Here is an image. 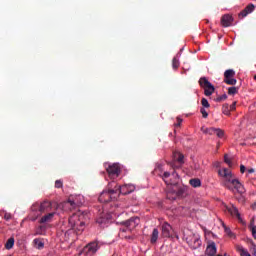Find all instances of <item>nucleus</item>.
<instances>
[{
  "mask_svg": "<svg viewBox=\"0 0 256 256\" xmlns=\"http://www.w3.org/2000/svg\"><path fill=\"white\" fill-rule=\"evenodd\" d=\"M81 217L79 214H73L68 219V229L65 230L62 228L64 233H69V231H74L76 235H79L85 231V222L81 221Z\"/></svg>",
  "mask_w": 256,
  "mask_h": 256,
  "instance_id": "1",
  "label": "nucleus"
},
{
  "mask_svg": "<svg viewBox=\"0 0 256 256\" xmlns=\"http://www.w3.org/2000/svg\"><path fill=\"white\" fill-rule=\"evenodd\" d=\"M161 165H158L154 172L159 175L164 181L166 185H171L172 187H177L179 185V174H177L176 171H173V173L164 172L163 174H160L159 171H161Z\"/></svg>",
  "mask_w": 256,
  "mask_h": 256,
  "instance_id": "2",
  "label": "nucleus"
},
{
  "mask_svg": "<svg viewBox=\"0 0 256 256\" xmlns=\"http://www.w3.org/2000/svg\"><path fill=\"white\" fill-rule=\"evenodd\" d=\"M115 182H111L108 184V189L104 190L100 196L98 197V201L100 203H109L113 201V199H117V190H115Z\"/></svg>",
  "mask_w": 256,
  "mask_h": 256,
  "instance_id": "3",
  "label": "nucleus"
},
{
  "mask_svg": "<svg viewBox=\"0 0 256 256\" xmlns=\"http://www.w3.org/2000/svg\"><path fill=\"white\" fill-rule=\"evenodd\" d=\"M218 174L223 179L222 185L226 187V189H229V191H233V181H236L237 179L233 178V174L231 173V171L227 168H224L222 170H219Z\"/></svg>",
  "mask_w": 256,
  "mask_h": 256,
  "instance_id": "4",
  "label": "nucleus"
},
{
  "mask_svg": "<svg viewBox=\"0 0 256 256\" xmlns=\"http://www.w3.org/2000/svg\"><path fill=\"white\" fill-rule=\"evenodd\" d=\"M200 87H202V89H204V95H206V97H211L212 93H215V86H213V84H211V82H209V80L207 79V77H201L198 81Z\"/></svg>",
  "mask_w": 256,
  "mask_h": 256,
  "instance_id": "5",
  "label": "nucleus"
},
{
  "mask_svg": "<svg viewBox=\"0 0 256 256\" xmlns=\"http://www.w3.org/2000/svg\"><path fill=\"white\" fill-rule=\"evenodd\" d=\"M139 223H141V220L137 216L131 217L126 221L120 222V225L126 227V229H122V232L125 233V231H133V229H135L137 225H139Z\"/></svg>",
  "mask_w": 256,
  "mask_h": 256,
  "instance_id": "6",
  "label": "nucleus"
},
{
  "mask_svg": "<svg viewBox=\"0 0 256 256\" xmlns=\"http://www.w3.org/2000/svg\"><path fill=\"white\" fill-rule=\"evenodd\" d=\"M97 251H99V242L93 241L83 248L82 255L93 256Z\"/></svg>",
  "mask_w": 256,
  "mask_h": 256,
  "instance_id": "7",
  "label": "nucleus"
},
{
  "mask_svg": "<svg viewBox=\"0 0 256 256\" xmlns=\"http://www.w3.org/2000/svg\"><path fill=\"white\" fill-rule=\"evenodd\" d=\"M114 189H115V191H117V197H119V195H129V193H133V191H135V186H133L131 184L117 186V183H115Z\"/></svg>",
  "mask_w": 256,
  "mask_h": 256,
  "instance_id": "8",
  "label": "nucleus"
},
{
  "mask_svg": "<svg viewBox=\"0 0 256 256\" xmlns=\"http://www.w3.org/2000/svg\"><path fill=\"white\" fill-rule=\"evenodd\" d=\"M175 188L173 189V191H170L167 193V199H177V197H183L187 191V187L185 186H179L177 187L174 186Z\"/></svg>",
  "mask_w": 256,
  "mask_h": 256,
  "instance_id": "9",
  "label": "nucleus"
},
{
  "mask_svg": "<svg viewBox=\"0 0 256 256\" xmlns=\"http://www.w3.org/2000/svg\"><path fill=\"white\" fill-rule=\"evenodd\" d=\"M83 205L82 202H79L78 197L70 196L66 202H64L63 206L73 211V209H77V207H81Z\"/></svg>",
  "mask_w": 256,
  "mask_h": 256,
  "instance_id": "10",
  "label": "nucleus"
},
{
  "mask_svg": "<svg viewBox=\"0 0 256 256\" xmlns=\"http://www.w3.org/2000/svg\"><path fill=\"white\" fill-rule=\"evenodd\" d=\"M224 83H226V85H237V79H235V70L228 69L224 72Z\"/></svg>",
  "mask_w": 256,
  "mask_h": 256,
  "instance_id": "11",
  "label": "nucleus"
},
{
  "mask_svg": "<svg viewBox=\"0 0 256 256\" xmlns=\"http://www.w3.org/2000/svg\"><path fill=\"white\" fill-rule=\"evenodd\" d=\"M110 179H117L121 173V167L119 164H111L106 169Z\"/></svg>",
  "mask_w": 256,
  "mask_h": 256,
  "instance_id": "12",
  "label": "nucleus"
},
{
  "mask_svg": "<svg viewBox=\"0 0 256 256\" xmlns=\"http://www.w3.org/2000/svg\"><path fill=\"white\" fill-rule=\"evenodd\" d=\"M186 242L191 249H199L201 247V238H199V235L192 234L186 238Z\"/></svg>",
  "mask_w": 256,
  "mask_h": 256,
  "instance_id": "13",
  "label": "nucleus"
},
{
  "mask_svg": "<svg viewBox=\"0 0 256 256\" xmlns=\"http://www.w3.org/2000/svg\"><path fill=\"white\" fill-rule=\"evenodd\" d=\"M171 231H173V227H171L167 222H164L161 226V237L169 239V237H171Z\"/></svg>",
  "mask_w": 256,
  "mask_h": 256,
  "instance_id": "14",
  "label": "nucleus"
},
{
  "mask_svg": "<svg viewBox=\"0 0 256 256\" xmlns=\"http://www.w3.org/2000/svg\"><path fill=\"white\" fill-rule=\"evenodd\" d=\"M220 23L222 27H231V25H233V16L231 14L223 15Z\"/></svg>",
  "mask_w": 256,
  "mask_h": 256,
  "instance_id": "15",
  "label": "nucleus"
},
{
  "mask_svg": "<svg viewBox=\"0 0 256 256\" xmlns=\"http://www.w3.org/2000/svg\"><path fill=\"white\" fill-rule=\"evenodd\" d=\"M226 209L232 217H236V219H238V221H241V222L243 221L241 219V214L239 213V209H237V207H235V205L228 206V207H226Z\"/></svg>",
  "mask_w": 256,
  "mask_h": 256,
  "instance_id": "16",
  "label": "nucleus"
},
{
  "mask_svg": "<svg viewBox=\"0 0 256 256\" xmlns=\"http://www.w3.org/2000/svg\"><path fill=\"white\" fill-rule=\"evenodd\" d=\"M253 11H255V5L254 4H249L248 6L245 7L244 10H242L238 17L240 19H243L244 17H247L249 15V13H253Z\"/></svg>",
  "mask_w": 256,
  "mask_h": 256,
  "instance_id": "17",
  "label": "nucleus"
},
{
  "mask_svg": "<svg viewBox=\"0 0 256 256\" xmlns=\"http://www.w3.org/2000/svg\"><path fill=\"white\" fill-rule=\"evenodd\" d=\"M232 187L233 191L236 190L237 193H240V195H243V193H245V187L237 179L232 181Z\"/></svg>",
  "mask_w": 256,
  "mask_h": 256,
  "instance_id": "18",
  "label": "nucleus"
},
{
  "mask_svg": "<svg viewBox=\"0 0 256 256\" xmlns=\"http://www.w3.org/2000/svg\"><path fill=\"white\" fill-rule=\"evenodd\" d=\"M217 253V246L215 245V242L210 243L205 251V254L208 256H215Z\"/></svg>",
  "mask_w": 256,
  "mask_h": 256,
  "instance_id": "19",
  "label": "nucleus"
},
{
  "mask_svg": "<svg viewBox=\"0 0 256 256\" xmlns=\"http://www.w3.org/2000/svg\"><path fill=\"white\" fill-rule=\"evenodd\" d=\"M52 205L50 201H43L42 203H40V213L42 215V213H47V211H50Z\"/></svg>",
  "mask_w": 256,
  "mask_h": 256,
  "instance_id": "20",
  "label": "nucleus"
},
{
  "mask_svg": "<svg viewBox=\"0 0 256 256\" xmlns=\"http://www.w3.org/2000/svg\"><path fill=\"white\" fill-rule=\"evenodd\" d=\"M53 217H55V212L48 213L40 219L39 223H51V221H53Z\"/></svg>",
  "mask_w": 256,
  "mask_h": 256,
  "instance_id": "21",
  "label": "nucleus"
},
{
  "mask_svg": "<svg viewBox=\"0 0 256 256\" xmlns=\"http://www.w3.org/2000/svg\"><path fill=\"white\" fill-rule=\"evenodd\" d=\"M31 211L33 213H36L37 217H39V215H41V203L36 202L31 206Z\"/></svg>",
  "mask_w": 256,
  "mask_h": 256,
  "instance_id": "22",
  "label": "nucleus"
},
{
  "mask_svg": "<svg viewBox=\"0 0 256 256\" xmlns=\"http://www.w3.org/2000/svg\"><path fill=\"white\" fill-rule=\"evenodd\" d=\"M157 239H159V230L157 228H154L150 238V243L154 245V243H157Z\"/></svg>",
  "mask_w": 256,
  "mask_h": 256,
  "instance_id": "23",
  "label": "nucleus"
},
{
  "mask_svg": "<svg viewBox=\"0 0 256 256\" xmlns=\"http://www.w3.org/2000/svg\"><path fill=\"white\" fill-rule=\"evenodd\" d=\"M33 243L36 249H43V247H45V243H43V240H41L40 238H35L33 240Z\"/></svg>",
  "mask_w": 256,
  "mask_h": 256,
  "instance_id": "24",
  "label": "nucleus"
},
{
  "mask_svg": "<svg viewBox=\"0 0 256 256\" xmlns=\"http://www.w3.org/2000/svg\"><path fill=\"white\" fill-rule=\"evenodd\" d=\"M173 159L180 164H183L184 156L180 152H173Z\"/></svg>",
  "mask_w": 256,
  "mask_h": 256,
  "instance_id": "25",
  "label": "nucleus"
},
{
  "mask_svg": "<svg viewBox=\"0 0 256 256\" xmlns=\"http://www.w3.org/2000/svg\"><path fill=\"white\" fill-rule=\"evenodd\" d=\"M236 251L240 253V256H251V254H249V252L241 245L236 246Z\"/></svg>",
  "mask_w": 256,
  "mask_h": 256,
  "instance_id": "26",
  "label": "nucleus"
},
{
  "mask_svg": "<svg viewBox=\"0 0 256 256\" xmlns=\"http://www.w3.org/2000/svg\"><path fill=\"white\" fill-rule=\"evenodd\" d=\"M189 183L192 187H201V180L199 178L190 179Z\"/></svg>",
  "mask_w": 256,
  "mask_h": 256,
  "instance_id": "27",
  "label": "nucleus"
},
{
  "mask_svg": "<svg viewBox=\"0 0 256 256\" xmlns=\"http://www.w3.org/2000/svg\"><path fill=\"white\" fill-rule=\"evenodd\" d=\"M15 245V238L11 237L7 240L6 244H5V248L6 249H13V246Z\"/></svg>",
  "mask_w": 256,
  "mask_h": 256,
  "instance_id": "28",
  "label": "nucleus"
},
{
  "mask_svg": "<svg viewBox=\"0 0 256 256\" xmlns=\"http://www.w3.org/2000/svg\"><path fill=\"white\" fill-rule=\"evenodd\" d=\"M202 131L206 133V135H215L217 128H202Z\"/></svg>",
  "mask_w": 256,
  "mask_h": 256,
  "instance_id": "29",
  "label": "nucleus"
},
{
  "mask_svg": "<svg viewBox=\"0 0 256 256\" xmlns=\"http://www.w3.org/2000/svg\"><path fill=\"white\" fill-rule=\"evenodd\" d=\"M222 113H223L224 115H231V110H230V108H229V104H224V105L222 106Z\"/></svg>",
  "mask_w": 256,
  "mask_h": 256,
  "instance_id": "30",
  "label": "nucleus"
},
{
  "mask_svg": "<svg viewBox=\"0 0 256 256\" xmlns=\"http://www.w3.org/2000/svg\"><path fill=\"white\" fill-rule=\"evenodd\" d=\"M239 89L235 86L228 88V95H237Z\"/></svg>",
  "mask_w": 256,
  "mask_h": 256,
  "instance_id": "31",
  "label": "nucleus"
},
{
  "mask_svg": "<svg viewBox=\"0 0 256 256\" xmlns=\"http://www.w3.org/2000/svg\"><path fill=\"white\" fill-rule=\"evenodd\" d=\"M179 59L177 57H174L173 60H172V67L173 69H179Z\"/></svg>",
  "mask_w": 256,
  "mask_h": 256,
  "instance_id": "32",
  "label": "nucleus"
},
{
  "mask_svg": "<svg viewBox=\"0 0 256 256\" xmlns=\"http://www.w3.org/2000/svg\"><path fill=\"white\" fill-rule=\"evenodd\" d=\"M201 105L203 106V108H206V109H209V107H211L207 98H202Z\"/></svg>",
  "mask_w": 256,
  "mask_h": 256,
  "instance_id": "33",
  "label": "nucleus"
},
{
  "mask_svg": "<svg viewBox=\"0 0 256 256\" xmlns=\"http://www.w3.org/2000/svg\"><path fill=\"white\" fill-rule=\"evenodd\" d=\"M200 113L202 114L203 119H207L209 117V113H207V110L205 108H200Z\"/></svg>",
  "mask_w": 256,
  "mask_h": 256,
  "instance_id": "34",
  "label": "nucleus"
},
{
  "mask_svg": "<svg viewBox=\"0 0 256 256\" xmlns=\"http://www.w3.org/2000/svg\"><path fill=\"white\" fill-rule=\"evenodd\" d=\"M224 162H225L229 167H233V162H231V159H229V156H227V154L224 156Z\"/></svg>",
  "mask_w": 256,
  "mask_h": 256,
  "instance_id": "35",
  "label": "nucleus"
},
{
  "mask_svg": "<svg viewBox=\"0 0 256 256\" xmlns=\"http://www.w3.org/2000/svg\"><path fill=\"white\" fill-rule=\"evenodd\" d=\"M215 135H217V137H219L220 139L223 137V135H225V132H223V130L216 128V132Z\"/></svg>",
  "mask_w": 256,
  "mask_h": 256,
  "instance_id": "36",
  "label": "nucleus"
},
{
  "mask_svg": "<svg viewBox=\"0 0 256 256\" xmlns=\"http://www.w3.org/2000/svg\"><path fill=\"white\" fill-rule=\"evenodd\" d=\"M227 99V94H223L222 96H218L216 98L217 103H221V101H225Z\"/></svg>",
  "mask_w": 256,
  "mask_h": 256,
  "instance_id": "37",
  "label": "nucleus"
},
{
  "mask_svg": "<svg viewBox=\"0 0 256 256\" xmlns=\"http://www.w3.org/2000/svg\"><path fill=\"white\" fill-rule=\"evenodd\" d=\"M55 187H56V189H61V187H63V181L62 180H56L55 181Z\"/></svg>",
  "mask_w": 256,
  "mask_h": 256,
  "instance_id": "38",
  "label": "nucleus"
},
{
  "mask_svg": "<svg viewBox=\"0 0 256 256\" xmlns=\"http://www.w3.org/2000/svg\"><path fill=\"white\" fill-rule=\"evenodd\" d=\"M181 123H183V119L177 118V123L175 124L176 127H181Z\"/></svg>",
  "mask_w": 256,
  "mask_h": 256,
  "instance_id": "39",
  "label": "nucleus"
},
{
  "mask_svg": "<svg viewBox=\"0 0 256 256\" xmlns=\"http://www.w3.org/2000/svg\"><path fill=\"white\" fill-rule=\"evenodd\" d=\"M253 227H256V226H255V219H252V220L250 221L249 229L252 230Z\"/></svg>",
  "mask_w": 256,
  "mask_h": 256,
  "instance_id": "40",
  "label": "nucleus"
},
{
  "mask_svg": "<svg viewBox=\"0 0 256 256\" xmlns=\"http://www.w3.org/2000/svg\"><path fill=\"white\" fill-rule=\"evenodd\" d=\"M254 239H256V227H252L250 230Z\"/></svg>",
  "mask_w": 256,
  "mask_h": 256,
  "instance_id": "41",
  "label": "nucleus"
},
{
  "mask_svg": "<svg viewBox=\"0 0 256 256\" xmlns=\"http://www.w3.org/2000/svg\"><path fill=\"white\" fill-rule=\"evenodd\" d=\"M237 103L234 102L232 105L229 106L230 111H235Z\"/></svg>",
  "mask_w": 256,
  "mask_h": 256,
  "instance_id": "42",
  "label": "nucleus"
},
{
  "mask_svg": "<svg viewBox=\"0 0 256 256\" xmlns=\"http://www.w3.org/2000/svg\"><path fill=\"white\" fill-rule=\"evenodd\" d=\"M4 219H5L6 221H9V220L11 219V214H10V213H5V214H4Z\"/></svg>",
  "mask_w": 256,
  "mask_h": 256,
  "instance_id": "43",
  "label": "nucleus"
},
{
  "mask_svg": "<svg viewBox=\"0 0 256 256\" xmlns=\"http://www.w3.org/2000/svg\"><path fill=\"white\" fill-rule=\"evenodd\" d=\"M247 168H245V165H240V172L245 173Z\"/></svg>",
  "mask_w": 256,
  "mask_h": 256,
  "instance_id": "44",
  "label": "nucleus"
},
{
  "mask_svg": "<svg viewBox=\"0 0 256 256\" xmlns=\"http://www.w3.org/2000/svg\"><path fill=\"white\" fill-rule=\"evenodd\" d=\"M226 233L229 237H233V232H231L229 229H226Z\"/></svg>",
  "mask_w": 256,
  "mask_h": 256,
  "instance_id": "45",
  "label": "nucleus"
},
{
  "mask_svg": "<svg viewBox=\"0 0 256 256\" xmlns=\"http://www.w3.org/2000/svg\"><path fill=\"white\" fill-rule=\"evenodd\" d=\"M248 173H255V169H253V168H250V169H248Z\"/></svg>",
  "mask_w": 256,
  "mask_h": 256,
  "instance_id": "46",
  "label": "nucleus"
},
{
  "mask_svg": "<svg viewBox=\"0 0 256 256\" xmlns=\"http://www.w3.org/2000/svg\"><path fill=\"white\" fill-rule=\"evenodd\" d=\"M125 239H133V236H125Z\"/></svg>",
  "mask_w": 256,
  "mask_h": 256,
  "instance_id": "47",
  "label": "nucleus"
},
{
  "mask_svg": "<svg viewBox=\"0 0 256 256\" xmlns=\"http://www.w3.org/2000/svg\"><path fill=\"white\" fill-rule=\"evenodd\" d=\"M252 247H253V251H254V253H256V250H255V244H252Z\"/></svg>",
  "mask_w": 256,
  "mask_h": 256,
  "instance_id": "48",
  "label": "nucleus"
},
{
  "mask_svg": "<svg viewBox=\"0 0 256 256\" xmlns=\"http://www.w3.org/2000/svg\"><path fill=\"white\" fill-rule=\"evenodd\" d=\"M97 223H103V221H101V220H98V221H97Z\"/></svg>",
  "mask_w": 256,
  "mask_h": 256,
  "instance_id": "49",
  "label": "nucleus"
},
{
  "mask_svg": "<svg viewBox=\"0 0 256 256\" xmlns=\"http://www.w3.org/2000/svg\"><path fill=\"white\" fill-rule=\"evenodd\" d=\"M37 233H38V235H41V231L38 230Z\"/></svg>",
  "mask_w": 256,
  "mask_h": 256,
  "instance_id": "50",
  "label": "nucleus"
},
{
  "mask_svg": "<svg viewBox=\"0 0 256 256\" xmlns=\"http://www.w3.org/2000/svg\"><path fill=\"white\" fill-rule=\"evenodd\" d=\"M216 167H219V162L216 164Z\"/></svg>",
  "mask_w": 256,
  "mask_h": 256,
  "instance_id": "51",
  "label": "nucleus"
},
{
  "mask_svg": "<svg viewBox=\"0 0 256 256\" xmlns=\"http://www.w3.org/2000/svg\"><path fill=\"white\" fill-rule=\"evenodd\" d=\"M216 167H219V162L216 164Z\"/></svg>",
  "mask_w": 256,
  "mask_h": 256,
  "instance_id": "52",
  "label": "nucleus"
},
{
  "mask_svg": "<svg viewBox=\"0 0 256 256\" xmlns=\"http://www.w3.org/2000/svg\"><path fill=\"white\" fill-rule=\"evenodd\" d=\"M216 167H219V162L216 164Z\"/></svg>",
  "mask_w": 256,
  "mask_h": 256,
  "instance_id": "53",
  "label": "nucleus"
},
{
  "mask_svg": "<svg viewBox=\"0 0 256 256\" xmlns=\"http://www.w3.org/2000/svg\"><path fill=\"white\" fill-rule=\"evenodd\" d=\"M43 229V226H40V230Z\"/></svg>",
  "mask_w": 256,
  "mask_h": 256,
  "instance_id": "54",
  "label": "nucleus"
}]
</instances>
